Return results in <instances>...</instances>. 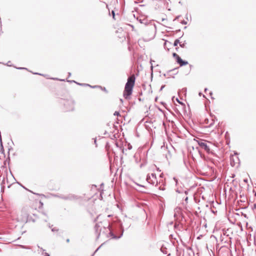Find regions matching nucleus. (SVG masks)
I'll list each match as a JSON object with an SVG mask.
<instances>
[{"label":"nucleus","instance_id":"obj_32","mask_svg":"<svg viewBox=\"0 0 256 256\" xmlns=\"http://www.w3.org/2000/svg\"><path fill=\"white\" fill-rule=\"evenodd\" d=\"M69 241H70L69 239H67V240H66V242H69Z\"/></svg>","mask_w":256,"mask_h":256},{"label":"nucleus","instance_id":"obj_21","mask_svg":"<svg viewBox=\"0 0 256 256\" xmlns=\"http://www.w3.org/2000/svg\"><path fill=\"white\" fill-rule=\"evenodd\" d=\"M205 122H206V124H208V122H209V120H208V119H206V120H205Z\"/></svg>","mask_w":256,"mask_h":256},{"label":"nucleus","instance_id":"obj_37","mask_svg":"<svg viewBox=\"0 0 256 256\" xmlns=\"http://www.w3.org/2000/svg\"><path fill=\"white\" fill-rule=\"evenodd\" d=\"M94 143L96 144V140H94Z\"/></svg>","mask_w":256,"mask_h":256},{"label":"nucleus","instance_id":"obj_9","mask_svg":"<svg viewBox=\"0 0 256 256\" xmlns=\"http://www.w3.org/2000/svg\"><path fill=\"white\" fill-rule=\"evenodd\" d=\"M158 184L160 185V186L158 187V189L159 190H165L164 186V184H162L160 185V182H159Z\"/></svg>","mask_w":256,"mask_h":256},{"label":"nucleus","instance_id":"obj_33","mask_svg":"<svg viewBox=\"0 0 256 256\" xmlns=\"http://www.w3.org/2000/svg\"><path fill=\"white\" fill-rule=\"evenodd\" d=\"M244 182H247V180H244Z\"/></svg>","mask_w":256,"mask_h":256},{"label":"nucleus","instance_id":"obj_7","mask_svg":"<svg viewBox=\"0 0 256 256\" xmlns=\"http://www.w3.org/2000/svg\"><path fill=\"white\" fill-rule=\"evenodd\" d=\"M176 62L180 66H184L188 64V62L183 60L179 56L176 58Z\"/></svg>","mask_w":256,"mask_h":256},{"label":"nucleus","instance_id":"obj_20","mask_svg":"<svg viewBox=\"0 0 256 256\" xmlns=\"http://www.w3.org/2000/svg\"><path fill=\"white\" fill-rule=\"evenodd\" d=\"M176 100L180 104H184L182 102H181L178 98H176Z\"/></svg>","mask_w":256,"mask_h":256},{"label":"nucleus","instance_id":"obj_18","mask_svg":"<svg viewBox=\"0 0 256 256\" xmlns=\"http://www.w3.org/2000/svg\"><path fill=\"white\" fill-rule=\"evenodd\" d=\"M180 47H182V48H184V47L185 46V44H180Z\"/></svg>","mask_w":256,"mask_h":256},{"label":"nucleus","instance_id":"obj_14","mask_svg":"<svg viewBox=\"0 0 256 256\" xmlns=\"http://www.w3.org/2000/svg\"><path fill=\"white\" fill-rule=\"evenodd\" d=\"M172 56L176 59L178 56V55L176 53L174 52L172 54Z\"/></svg>","mask_w":256,"mask_h":256},{"label":"nucleus","instance_id":"obj_4","mask_svg":"<svg viewBox=\"0 0 256 256\" xmlns=\"http://www.w3.org/2000/svg\"><path fill=\"white\" fill-rule=\"evenodd\" d=\"M29 214L26 209H24L21 212V214L18 218L20 220L23 222H27L28 220Z\"/></svg>","mask_w":256,"mask_h":256},{"label":"nucleus","instance_id":"obj_35","mask_svg":"<svg viewBox=\"0 0 256 256\" xmlns=\"http://www.w3.org/2000/svg\"><path fill=\"white\" fill-rule=\"evenodd\" d=\"M35 74H38V73H35Z\"/></svg>","mask_w":256,"mask_h":256},{"label":"nucleus","instance_id":"obj_30","mask_svg":"<svg viewBox=\"0 0 256 256\" xmlns=\"http://www.w3.org/2000/svg\"><path fill=\"white\" fill-rule=\"evenodd\" d=\"M157 170L159 172H160V170L159 169V168H157Z\"/></svg>","mask_w":256,"mask_h":256},{"label":"nucleus","instance_id":"obj_27","mask_svg":"<svg viewBox=\"0 0 256 256\" xmlns=\"http://www.w3.org/2000/svg\"><path fill=\"white\" fill-rule=\"evenodd\" d=\"M100 248V247L98 248L95 251L94 253H95V252H96Z\"/></svg>","mask_w":256,"mask_h":256},{"label":"nucleus","instance_id":"obj_24","mask_svg":"<svg viewBox=\"0 0 256 256\" xmlns=\"http://www.w3.org/2000/svg\"><path fill=\"white\" fill-rule=\"evenodd\" d=\"M164 86H162V87L160 88V90H162L164 88Z\"/></svg>","mask_w":256,"mask_h":256},{"label":"nucleus","instance_id":"obj_1","mask_svg":"<svg viewBox=\"0 0 256 256\" xmlns=\"http://www.w3.org/2000/svg\"><path fill=\"white\" fill-rule=\"evenodd\" d=\"M135 80L136 78L134 74H132L128 78L123 93V96L125 98L128 99L132 94Z\"/></svg>","mask_w":256,"mask_h":256},{"label":"nucleus","instance_id":"obj_15","mask_svg":"<svg viewBox=\"0 0 256 256\" xmlns=\"http://www.w3.org/2000/svg\"><path fill=\"white\" fill-rule=\"evenodd\" d=\"M52 232H57V231H58V229H57L56 228H52Z\"/></svg>","mask_w":256,"mask_h":256},{"label":"nucleus","instance_id":"obj_38","mask_svg":"<svg viewBox=\"0 0 256 256\" xmlns=\"http://www.w3.org/2000/svg\"><path fill=\"white\" fill-rule=\"evenodd\" d=\"M188 200V198H186V200Z\"/></svg>","mask_w":256,"mask_h":256},{"label":"nucleus","instance_id":"obj_31","mask_svg":"<svg viewBox=\"0 0 256 256\" xmlns=\"http://www.w3.org/2000/svg\"><path fill=\"white\" fill-rule=\"evenodd\" d=\"M207 90H208V88H206L204 89V92L207 91Z\"/></svg>","mask_w":256,"mask_h":256},{"label":"nucleus","instance_id":"obj_26","mask_svg":"<svg viewBox=\"0 0 256 256\" xmlns=\"http://www.w3.org/2000/svg\"><path fill=\"white\" fill-rule=\"evenodd\" d=\"M162 176H163V174L162 173L160 174V177L162 178Z\"/></svg>","mask_w":256,"mask_h":256},{"label":"nucleus","instance_id":"obj_25","mask_svg":"<svg viewBox=\"0 0 256 256\" xmlns=\"http://www.w3.org/2000/svg\"><path fill=\"white\" fill-rule=\"evenodd\" d=\"M167 43H168L169 44H171V43L170 42H165V45H166L167 44Z\"/></svg>","mask_w":256,"mask_h":256},{"label":"nucleus","instance_id":"obj_16","mask_svg":"<svg viewBox=\"0 0 256 256\" xmlns=\"http://www.w3.org/2000/svg\"><path fill=\"white\" fill-rule=\"evenodd\" d=\"M114 116H118L119 115V112H114Z\"/></svg>","mask_w":256,"mask_h":256},{"label":"nucleus","instance_id":"obj_8","mask_svg":"<svg viewBox=\"0 0 256 256\" xmlns=\"http://www.w3.org/2000/svg\"><path fill=\"white\" fill-rule=\"evenodd\" d=\"M176 62L180 66H184L188 64V62L183 60L179 56L176 58Z\"/></svg>","mask_w":256,"mask_h":256},{"label":"nucleus","instance_id":"obj_36","mask_svg":"<svg viewBox=\"0 0 256 256\" xmlns=\"http://www.w3.org/2000/svg\"><path fill=\"white\" fill-rule=\"evenodd\" d=\"M178 18H179V16H177L176 18L178 19Z\"/></svg>","mask_w":256,"mask_h":256},{"label":"nucleus","instance_id":"obj_28","mask_svg":"<svg viewBox=\"0 0 256 256\" xmlns=\"http://www.w3.org/2000/svg\"><path fill=\"white\" fill-rule=\"evenodd\" d=\"M18 69H25V68H18Z\"/></svg>","mask_w":256,"mask_h":256},{"label":"nucleus","instance_id":"obj_13","mask_svg":"<svg viewBox=\"0 0 256 256\" xmlns=\"http://www.w3.org/2000/svg\"><path fill=\"white\" fill-rule=\"evenodd\" d=\"M210 121H211L210 123L208 126H209V127L212 126L214 124V120L212 118L210 119Z\"/></svg>","mask_w":256,"mask_h":256},{"label":"nucleus","instance_id":"obj_22","mask_svg":"<svg viewBox=\"0 0 256 256\" xmlns=\"http://www.w3.org/2000/svg\"><path fill=\"white\" fill-rule=\"evenodd\" d=\"M44 256H50V254L47 252H44Z\"/></svg>","mask_w":256,"mask_h":256},{"label":"nucleus","instance_id":"obj_11","mask_svg":"<svg viewBox=\"0 0 256 256\" xmlns=\"http://www.w3.org/2000/svg\"><path fill=\"white\" fill-rule=\"evenodd\" d=\"M100 226L98 224H96L94 226V228H95V230H96V232H97V233H99V230H98V228Z\"/></svg>","mask_w":256,"mask_h":256},{"label":"nucleus","instance_id":"obj_10","mask_svg":"<svg viewBox=\"0 0 256 256\" xmlns=\"http://www.w3.org/2000/svg\"><path fill=\"white\" fill-rule=\"evenodd\" d=\"M160 250H161L162 252V253H164V254H168L167 249L166 248L162 247Z\"/></svg>","mask_w":256,"mask_h":256},{"label":"nucleus","instance_id":"obj_2","mask_svg":"<svg viewBox=\"0 0 256 256\" xmlns=\"http://www.w3.org/2000/svg\"><path fill=\"white\" fill-rule=\"evenodd\" d=\"M196 142L202 149L204 150L208 153L210 152V146L208 144H211L210 142H206L203 140H198Z\"/></svg>","mask_w":256,"mask_h":256},{"label":"nucleus","instance_id":"obj_3","mask_svg":"<svg viewBox=\"0 0 256 256\" xmlns=\"http://www.w3.org/2000/svg\"><path fill=\"white\" fill-rule=\"evenodd\" d=\"M146 180L148 183L152 185L156 184V186H158L156 175L154 174H148L146 176Z\"/></svg>","mask_w":256,"mask_h":256},{"label":"nucleus","instance_id":"obj_12","mask_svg":"<svg viewBox=\"0 0 256 256\" xmlns=\"http://www.w3.org/2000/svg\"><path fill=\"white\" fill-rule=\"evenodd\" d=\"M178 44H180V40L178 39H176L175 40V41L174 42V46H178Z\"/></svg>","mask_w":256,"mask_h":256},{"label":"nucleus","instance_id":"obj_6","mask_svg":"<svg viewBox=\"0 0 256 256\" xmlns=\"http://www.w3.org/2000/svg\"><path fill=\"white\" fill-rule=\"evenodd\" d=\"M62 198L64 200H78L79 198V197H78V196H75L74 194H69L67 196H64L62 197Z\"/></svg>","mask_w":256,"mask_h":256},{"label":"nucleus","instance_id":"obj_5","mask_svg":"<svg viewBox=\"0 0 256 256\" xmlns=\"http://www.w3.org/2000/svg\"><path fill=\"white\" fill-rule=\"evenodd\" d=\"M66 111L72 110H74V104L72 100H67L64 104Z\"/></svg>","mask_w":256,"mask_h":256},{"label":"nucleus","instance_id":"obj_29","mask_svg":"<svg viewBox=\"0 0 256 256\" xmlns=\"http://www.w3.org/2000/svg\"><path fill=\"white\" fill-rule=\"evenodd\" d=\"M178 48H176V50L177 52L178 51Z\"/></svg>","mask_w":256,"mask_h":256},{"label":"nucleus","instance_id":"obj_17","mask_svg":"<svg viewBox=\"0 0 256 256\" xmlns=\"http://www.w3.org/2000/svg\"><path fill=\"white\" fill-rule=\"evenodd\" d=\"M181 23L183 24H186V22L185 20H182Z\"/></svg>","mask_w":256,"mask_h":256},{"label":"nucleus","instance_id":"obj_34","mask_svg":"<svg viewBox=\"0 0 256 256\" xmlns=\"http://www.w3.org/2000/svg\"><path fill=\"white\" fill-rule=\"evenodd\" d=\"M70 74H70V72H69V73H68V75H69V76H70Z\"/></svg>","mask_w":256,"mask_h":256},{"label":"nucleus","instance_id":"obj_23","mask_svg":"<svg viewBox=\"0 0 256 256\" xmlns=\"http://www.w3.org/2000/svg\"><path fill=\"white\" fill-rule=\"evenodd\" d=\"M112 14L113 18H114V12L113 10L112 11Z\"/></svg>","mask_w":256,"mask_h":256},{"label":"nucleus","instance_id":"obj_19","mask_svg":"<svg viewBox=\"0 0 256 256\" xmlns=\"http://www.w3.org/2000/svg\"><path fill=\"white\" fill-rule=\"evenodd\" d=\"M174 180L175 181L176 184H177V183H178V180H177L176 178H174Z\"/></svg>","mask_w":256,"mask_h":256}]
</instances>
